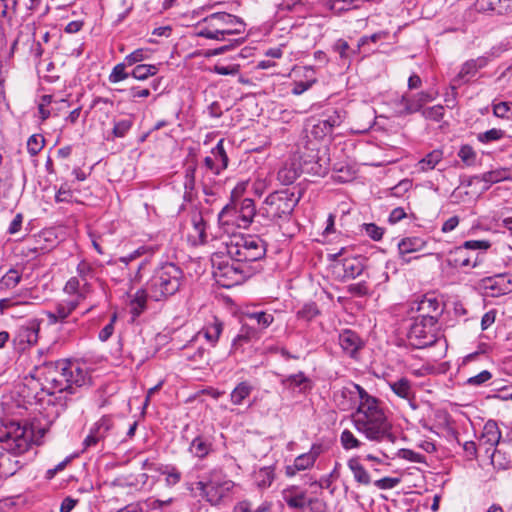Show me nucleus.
<instances>
[{"instance_id":"f257e3e1","label":"nucleus","mask_w":512,"mask_h":512,"mask_svg":"<svg viewBox=\"0 0 512 512\" xmlns=\"http://www.w3.org/2000/svg\"><path fill=\"white\" fill-rule=\"evenodd\" d=\"M359 394V406L354 417L355 428L372 441H387L394 443L396 436L391 432V424L387 420L377 398L356 384Z\"/></svg>"},{"instance_id":"f03ea898","label":"nucleus","mask_w":512,"mask_h":512,"mask_svg":"<svg viewBox=\"0 0 512 512\" xmlns=\"http://www.w3.org/2000/svg\"><path fill=\"white\" fill-rule=\"evenodd\" d=\"M42 376L48 394L64 393L74 395L89 382L87 372L68 360L47 362L43 365Z\"/></svg>"},{"instance_id":"7ed1b4c3","label":"nucleus","mask_w":512,"mask_h":512,"mask_svg":"<svg viewBox=\"0 0 512 512\" xmlns=\"http://www.w3.org/2000/svg\"><path fill=\"white\" fill-rule=\"evenodd\" d=\"M197 35L207 39L224 41L230 36L244 34L245 22L232 14L216 12L203 18L198 23Z\"/></svg>"},{"instance_id":"20e7f679","label":"nucleus","mask_w":512,"mask_h":512,"mask_svg":"<svg viewBox=\"0 0 512 512\" xmlns=\"http://www.w3.org/2000/svg\"><path fill=\"white\" fill-rule=\"evenodd\" d=\"M184 282V273L174 263H165L158 267L149 281L147 289L149 297L161 301L176 294Z\"/></svg>"},{"instance_id":"39448f33","label":"nucleus","mask_w":512,"mask_h":512,"mask_svg":"<svg viewBox=\"0 0 512 512\" xmlns=\"http://www.w3.org/2000/svg\"><path fill=\"white\" fill-rule=\"evenodd\" d=\"M224 243L228 257L244 264L259 261L266 255V242L257 235L233 234Z\"/></svg>"},{"instance_id":"423d86ee","label":"nucleus","mask_w":512,"mask_h":512,"mask_svg":"<svg viewBox=\"0 0 512 512\" xmlns=\"http://www.w3.org/2000/svg\"><path fill=\"white\" fill-rule=\"evenodd\" d=\"M234 486L235 483L227 479L218 469L211 470L203 480L196 483L200 496L212 506H220L228 502Z\"/></svg>"},{"instance_id":"0eeeda50","label":"nucleus","mask_w":512,"mask_h":512,"mask_svg":"<svg viewBox=\"0 0 512 512\" xmlns=\"http://www.w3.org/2000/svg\"><path fill=\"white\" fill-rule=\"evenodd\" d=\"M490 247L488 240L465 241L447 253L446 262L453 268H474L482 262L484 252Z\"/></svg>"},{"instance_id":"6e6552de","label":"nucleus","mask_w":512,"mask_h":512,"mask_svg":"<svg viewBox=\"0 0 512 512\" xmlns=\"http://www.w3.org/2000/svg\"><path fill=\"white\" fill-rule=\"evenodd\" d=\"M213 276L216 282L224 288H231L244 282L248 275L247 265L215 255L212 258Z\"/></svg>"},{"instance_id":"1a4fd4ad","label":"nucleus","mask_w":512,"mask_h":512,"mask_svg":"<svg viewBox=\"0 0 512 512\" xmlns=\"http://www.w3.org/2000/svg\"><path fill=\"white\" fill-rule=\"evenodd\" d=\"M407 337L410 345L417 349L434 345L438 339V319L434 315L415 317Z\"/></svg>"},{"instance_id":"9d476101","label":"nucleus","mask_w":512,"mask_h":512,"mask_svg":"<svg viewBox=\"0 0 512 512\" xmlns=\"http://www.w3.org/2000/svg\"><path fill=\"white\" fill-rule=\"evenodd\" d=\"M300 198V191L298 195L289 189L275 191L266 197L262 210L272 221L286 219L292 214Z\"/></svg>"},{"instance_id":"9b49d317","label":"nucleus","mask_w":512,"mask_h":512,"mask_svg":"<svg viewBox=\"0 0 512 512\" xmlns=\"http://www.w3.org/2000/svg\"><path fill=\"white\" fill-rule=\"evenodd\" d=\"M33 433L26 425L10 422L0 429V444L3 450L19 455L28 450Z\"/></svg>"},{"instance_id":"f8f14e48","label":"nucleus","mask_w":512,"mask_h":512,"mask_svg":"<svg viewBox=\"0 0 512 512\" xmlns=\"http://www.w3.org/2000/svg\"><path fill=\"white\" fill-rule=\"evenodd\" d=\"M256 214L254 201L250 198L242 199L238 204L230 203L225 205L218 214L219 224H235L238 227L247 228Z\"/></svg>"},{"instance_id":"ddd939ff","label":"nucleus","mask_w":512,"mask_h":512,"mask_svg":"<svg viewBox=\"0 0 512 512\" xmlns=\"http://www.w3.org/2000/svg\"><path fill=\"white\" fill-rule=\"evenodd\" d=\"M118 435V429L111 415H104L90 428L88 435L83 440L84 450L98 445H104L110 437Z\"/></svg>"},{"instance_id":"4468645a","label":"nucleus","mask_w":512,"mask_h":512,"mask_svg":"<svg viewBox=\"0 0 512 512\" xmlns=\"http://www.w3.org/2000/svg\"><path fill=\"white\" fill-rule=\"evenodd\" d=\"M40 325L41 320L34 318L25 321L17 328L13 343L19 351H25L37 343Z\"/></svg>"},{"instance_id":"2eb2a0df","label":"nucleus","mask_w":512,"mask_h":512,"mask_svg":"<svg viewBox=\"0 0 512 512\" xmlns=\"http://www.w3.org/2000/svg\"><path fill=\"white\" fill-rule=\"evenodd\" d=\"M435 96L429 92H419L411 97L403 95L396 103L397 114L406 116L422 110L423 106L433 101Z\"/></svg>"},{"instance_id":"dca6fc26","label":"nucleus","mask_w":512,"mask_h":512,"mask_svg":"<svg viewBox=\"0 0 512 512\" xmlns=\"http://www.w3.org/2000/svg\"><path fill=\"white\" fill-rule=\"evenodd\" d=\"M500 439L501 431L496 421H487L478 441L479 447H483L485 449V453L490 454L492 462H494L495 454L498 452L495 447L499 444Z\"/></svg>"},{"instance_id":"f3484780","label":"nucleus","mask_w":512,"mask_h":512,"mask_svg":"<svg viewBox=\"0 0 512 512\" xmlns=\"http://www.w3.org/2000/svg\"><path fill=\"white\" fill-rule=\"evenodd\" d=\"M388 386L399 398L407 401L413 409H416V388L415 384L407 377H400L388 381Z\"/></svg>"},{"instance_id":"a211bd4d","label":"nucleus","mask_w":512,"mask_h":512,"mask_svg":"<svg viewBox=\"0 0 512 512\" xmlns=\"http://www.w3.org/2000/svg\"><path fill=\"white\" fill-rule=\"evenodd\" d=\"M488 63L486 57H478L477 59H471L466 61L462 66L458 74L453 79V88L467 83L470 78L476 75L477 71L484 68Z\"/></svg>"},{"instance_id":"6ab92c4d","label":"nucleus","mask_w":512,"mask_h":512,"mask_svg":"<svg viewBox=\"0 0 512 512\" xmlns=\"http://www.w3.org/2000/svg\"><path fill=\"white\" fill-rule=\"evenodd\" d=\"M319 456V447L312 446L311 450L307 453H303L297 456L291 465H287L285 468V474L288 477H293L297 472L307 470L315 464Z\"/></svg>"},{"instance_id":"aec40b11","label":"nucleus","mask_w":512,"mask_h":512,"mask_svg":"<svg viewBox=\"0 0 512 512\" xmlns=\"http://www.w3.org/2000/svg\"><path fill=\"white\" fill-rule=\"evenodd\" d=\"M338 340L343 352L351 358H355L358 351L364 346V342L359 335L350 329L343 330L339 334Z\"/></svg>"},{"instance_id":"412c9836","label":"nucleus","mask_w":512,"mask_h":512,"mask_svg":"<svg viewBox=\"0 0 512 512\" xmlns=\"http://www.w3.org/2000/svg\"><path fill=\"white\" fill-rule=\"evenodd\" d=\"M92 286L89 282L83 283L78 277H71L64 285L63 291L72 300L83 302L90 294Z\"/></svg>"},{"instance_id":"4be33fe9","label":"nucleus","mask_w":512,"mask_h":512,"mask_svg":"<svg viewBox=\"0 0 512 512\" xmlns=\"http://www.w3.org/2000/svg\"><path fill=\"white\" fill-rule=\"evenodd\" d=\"M282 498L291 509H303L307 506L308 498L306 491L300 490L297 486H290L282 491Z\"/></svg>"},{"instance_id":"5701e85b","label":"nucleus","mask_w":512,"mask_h":512,"mask_svg":"<svg viewBox=\"0 0 512 512\" xmlns=\"http://www.w3.org/2000/svg\"><path fill=\"white\" fill-rule=\"evenodd\" d=\"M485 288L495 291L493 296L507 294L512 291V281L506 275H497L484 280Z\"/></svg>"},{"instance_id":"b1692460","label":"nucleus","mask_w":512,"mask_h":512,"mask_svg":"<svg viewBox=\"0 0 512 512\" xmlns=\"http://www.w3.org/2000/svg\"><path fill=\"white\" fill-rule=\"evenodd\" d=\"M347 466L358 484L367 486L371 483V477L365 467L360 463L358 457L349 459Z\"/></svg>"},{"instance_id":"393cba45","label":"nucleus","mask_w":512,"mask_h":512,"mask_svg":"<svg viewBox=\"0 0 512 512\" xmlns=\"http://www.w3.org/2000/svg\"><path fill=\"white\" fill-rule=\"evenodd\" d=\"M427 242L417 236L403 238L398 243V250L400 255H405L413 252L421 251L425 248Z\"/></svg>"},{"instance_id":"a878e982","label":"nucleus","mask_w":512,"mask_h":512,"mask_svg":"<svg viewBox=\"0 0 512 512\" xmlns=\"http://www.w3.org/2000/svg\"><path fill=\"white\" fill-rule=\"evenodd\" d=\"M223 331V323L218 318L214 317L211 322H208L202 329L205 339L215 346Z\"/></svg>"},{"instance_id":"bb28decb","label":"nucleus","mask_w":512,"mask_h":512,"mask_svg":"<svg viewBox=\"0 0 512 512\" xmlns=\"http://www.w3.org/2000/svg\"><path fill=\"white\" fill-rule=\"evenodd\" d=\"M443 159V151L435 149L429 152L424 158L418 161L417 169L420 172L433 170Z\"/></svg>"},{"instance_id":"cd10ccee","label":"nucleus","mask_w":512,"mask_h":512,"mask_svg":"<svg viewBox=\"0 0 512 512\" xmlns=\"http://www.w3.org/2000/svg\"><path fill=\"white\" fill-rule=\"evenodd\" d=\"M253 391V386L248 381H242L230 393V401L233 405H242Z\"/></svg>"},{"instance_id":"c85d7f7f","label":"nucleus","mask_w":512,"mask_h":512,"mask_svg":"<svg viewBox=\"0 0 512 512\" xmlns=\"http://www.w3.org/2000/svg\"><path fill=\"white\" fill-rule=\"evenodd\" d=\"M342 266L344 277L349 279H355L364 271L363 260L356 257L344 259Z\"/></svg>"},{"instance_id":"c756f323","label":"nucleus","mask_w":512,"mask_h":512,"mask_svg":"<svg viewBox=\"0 0 512 512\" xmlns=\"http://www.w3.org/2000/svg\"><path fill=\"white\" fill-rule=\"evenodd\" d=\"M81 302L72 299H64L59 301L55 308L57 310V315L63 320L65 324L70 323V317L76 311Z\"/></svg>"},{"instance_id":"7c9ffc66","label":"nucleus","mask_w":512,"mask_h":512,"mask_svg":"<svg viewBox=\"0 0 512 512\" xmlns=\"http://www.w3.org/2000/svg\"><path fill=\"white\" fill-rule=\"evenodd\" d=\"M476 181L485 183L483 189H488L492 184L509 179L508 171L505 169H497L483 173L481 176L474 177Z\"/></svg>"},{"instance_id":"2f4dec72","label":"nucleus","mask_w":512,"mask_h":512,"mask_svg":"<svg viewBox=\"0 0 512 512\" xmlns=\"http://www.w3.org/2000/svg\"><path fill=\"white\" fill-rule=\"evenodd\" d=\"M212 450V443L205 437L197 436L189 446V451L198 458L206 457Z\"/></svg>"},{"instance_id":"473e14b6","label":"nucleus","mask_w":512,"mask_h":512,"mask_svg":"<svg viewBox=\"0 0 512 512\" xmlns=\"http://www.w3.org/2000/svg\"><path fill=\"white\" fill-rule=\"evenodd\" d=\"M22 279V271L18 268H10L0 279V291L14 289Z\"/></svg>"},{"instance_id":"72a5a7b5","label":"nucleus","mask_w":512,"mask_h":512,"mask_svg":"<svg viewBox=\"0 0 512 512\" xmlns=\"http://www.w3.org/2000/svg\"><path fill=\"white\" fill-rule=\"evenodd\" d=\"M417 311L420 315L438 316L440 313V303L435 297L424 296L418 303Z\"/></svg>"},{"instance_id":"f704fd0d","label":"nucleus","mask_w":512,"mask_h":512,"mask_svg":"<svg viewBox=\"0 0 512 512\" xmlns=\"http://www.w3.org/2000/svg\"><path fill=\"white\" fill-rule=\"evenodd\" d=\"M149 297L148 289H139L131 300V313L134 317H138L145 309L147 298Z\"/></svg>"},{"instance_id":"c9c22d12","label":"nucleus","mask_w":512,"mask_h":512,"mask_svg":"<svg viewBox=\"0 0 512 512\" xmlns=\"http://www.w3.org/2000/svg\"><path fill=\"white\" fill-rule=\"evenodd\" d=\"M298 168L294 165H284L277 173V179L283 185H291L299 177Z\"/></svg>"},{"instance_id":"e433bc0d","label":"nucleus","mask_w":512,"mask_h":512,"mask_svg":"<svg viewBox=\"0 0 512 512\" xmlns=\"http://www.w3.org/2000/svg\"><path fill=\"white\" fill-rule=\"evenodd\" d=\"M345 118V112L342 110L326 111L320 118L332 133L335 127H339Z\"/></svg>"},{"instance_id":"4c0bfd02","label":"nucleus","mask_w":512,"mask_h":512,"mask_svg":"<svg viewBox=\"0 0 512 512\" xmlns=\"http://www.w3.org/2000/svg\"><path fill=\"white\" fill-rule=\"evenodd\" d=\"M274 478V469L272 467H262L255 472V483L261 489L270 487Z\"/></svg>"},{"instance_id":"58836bf2","label":"nucleus","mask_w":512,"mask_h":512,"mask_svg":"<svg viewBox=\"0 0 512 512\" xmlns=\"http://www.w3.org/2000/svg\"><path fill=\"white\" fill-rule=\"evenodd\" d=\"M191 223L193 225V228L195 232L198 235L200 243L204 244L207 242V234H206V226L207 223L204 220L201 212L195 211L191 215Z\"/></svg>"},{"instance_id":"ea45409f","label":"nucleus","mask_w":512,"mask_h":512,"mask_svg":"<svg viewBox=\"0 0 512 512\" xmlns=\"http://www.w3.org/2000/svg\"><path fill=\"white\" fill-rule=\"evenodd\" d=\"M157 73L158 67L156 65L138 64L133 68L131 76L137 80L143 81Z\"/></svg>"},{"instance_id":"a19ab883","label":"nucleus","mask_w":512,"mask_h":512,"mask_svg":"<svg viewBox=\"0 0 512 512\" xmlns=\"http://www.w3.org/2000/svg\"><path fill=\"white\" fill-rule=\"evenodd\" d=\"M214 160L218 163L220 169L224 171L228 167L229 158L224 149V139H220L216 146L211 150Z\"/></svg>"},{"instance_id":"79ce46f5","label":"nucleus","mask_w":512,"mask_h":512,"mask_svg":"<svg viewBox=\"0 0 512 512\" xmlns=\"http://www.w3.org/2000/svg\"><path fill=\"white\" fill-rule=\"evenodd\" d=\"M133 126V119L131 117H127L124 119H120L118 121H114L112 135L114 138H123L128 132L131 130Z\"/></svg>"},{"instance_id":"37998d69","label":"nucleus","mask_w":512,"mask_h":512,"mask_svg":"<svg viewBox=\"0 0 512 512\" xmlns=\"http://www.w3.org/2000/svg\"><path fill=\"white\" fill-rule=\"evenodd\" d=\"M77 277L83 282H89L95 277V268L87 260H81L76 267Z\"/></svg>"},{"instance_id":"c03bdc74","label":"nucleus","mask_w":512,"mask_h":512,"mask_svg":"<svg viewBox=\"0 0 512 512\" xmlns=\"http://www.w3.org/2000/svg\"><path fill=\"white\" fill-rule=\"evenodd\" d=\"M45 138L41 134H33L27 140V152L30 156H36L44 147Z\"/></svg>"},{"instance_id":"a18cd8bd","label":"nucleus","mask_w":512,"mask_h":512,"mask_svg":"<svg viewBox=\"0 0 512 512\" xmlns=\"http://www.w3.org/2000/svg\"><path fill=\"white\" fill-rule=\"evenodd\" d=\"M157 470L166 476L165 481L168 486H175L181 480V472L175 466L168 465Z\"/></svg>"},{"instance_id":"49530a36","label":"nucleus","mask_w":512,"mask_h":512,"mask_svg":"<svg viewBox=\"0 0 512 512\" xmlns=\"http://www.w3.org/2000/svg\"><path fill=\"white\" fill-rule=\"evenodd\" d=\"M320 313L316 303L309 302L305 303L300 310L297 312L298 319H302L305 321H311Z\"/></svg>"},{"instance_id":"de8ad7c7","label":"nucleus","mask_w":512,"mask_h":512,"mask_svg":"<svg viewBox=\"0 0 512 512\" xmlns=\"http://www.w3.org/2000/svg\"><path fill=\"white\" fill-rule=\"evenodd\" d=\"M126 67H129L128 64H125V61L118 63L114 66L112 69V72L109 75V82L110 83H118L120 81H123L127 79L129 76H131V73L126 72Z\"/></svg>"},{"instance_id":"09e8293b","label":"nucleus","mask_w":512,"mask_h":512,"mask_svg":"<svg viewBox=\"0 0 512 512\" xmlns=\"http://www.w3.org/2000/svg\"><path fill=\"white\" fill-rule=\"evenodd\" d=\"M247 318L255 321L261 328H267L274 321L273 315L264 311L248 313Z\"/></svg>"},{"instance_id":"8fccbe9b","label":"nucleus","mask_w":512,"mask_h":512,"mask_svg":"<svg viewBox=\"0 0 512 512\" xmlns=\"http://www.w3.org/2000/svg\"><path fill=\"white\" fill-rule=\"evenodd\" d=\"M504 135H505V132L503 130L497 129V128H492L483 133H479L477 135V139L479 142L486 144V143L498 141V140L502 139L504 137Z\"/></svg>"},{"instance_id":"3c124183","label":"nucleus","mask_w":512,"mask_h":512,"mask_svg":"<svg viewBox=\"0 0 512 512\" xmlns=\"http://www.w3.org/2000/svg\"><path fill=\"white\" fill-rule=\"evenodd\" d=\"M340 441L345 450L356 449L361 446V442L348 429L341 433Z\"/></svg>"},{"instance_id":"603ef678","label":"nucleus","mask_w":512,"mask_h":512,"mask_svg":"<svg viewBox=\"0 0 512 512\" xmlns=\"http://www.w3.org/2000/svg\"><path fill=\"white\" fill-rule=\"evenodd\" d=\"M311 135L317 139L322 140L326 136H330L332 133L329 131L327 126L325 125V122H323L320 118L317 119L311 126L310 129Z\"/></svg>"},{"instance_id":"864d4df0","label":"nucleus","mask_w":512,"mask_h":512,"mask_svg":"<svg viewBox=\"0 0 512 512\" xmlns=\"http://www.w3.org/2000/svg\"><path fill=\"white\" fill-rule=\"evenodd\" d=\"M328 5L329 8L337 14H341L342 12L356 7L353 0H329Z\"/></svg>"},{"instance_id":"5fc2aeb1","label":"nucleus","mask_w":512,"mask_h":512,"mask_svg":"<svg viewBox=\"0 0 512 512\" xmlns=\"http://www.w3.org/2000/svg\"><path fill=\"white\" fill-rule=\"evenodd\" d=\"M305 76V81L294 82L293 88L291 90L292 94L301 95L302 93L310 89L317 82V79L315 77H310L307 74Z\"/></svg>"},{"instance_id":"6e6d98bb","label":"nucleus","mask_w":512,"mask_h":512,"mask_svg":"<svg viewBox=\"0 0 512 512\" xmlns=\"http://www.w3.org/2000/svg\"><path fill=\"white\" fill-rule=\"evenodd\" d=\"M422 115L429 120L439 122L444 116V107L442 105H435L422 110Z\"/></svg>"},{"instance_id":"4d7b16f0","label":"nucleus","mask_w":512,"mask_h":512,"mask_svg":"<svg viewBox=\"0 0 512 512\" xmlns=\"http://www.w3.org/2000/svg\"><path fill=\"white\" fill-rule=\"evenodd\" d=\"M458 156L468 166L473 165L476 160V153L469 145H463L458 152Z\"/></svg>"},{"instance_id":"13d9d810","label":"nucleus","mask_w":512,"mask_h":512,"mask_svg":"<svg viewBox=\"0 0 512 512\" xmlns=\"http://www.w3.org/2000/svg\"><path fill=\"white\" fill-rule=\"evenodd\" d=\"M6 463H11V458L4 452H0V471L5 476H12L21 467L19 461H15V468H6Z\"/></svg>"},{"instance_id":"bf43d9fd","label":"nucleus","mask_w":512,"mask_h":512,"mask_svg":"<svg viewBox=\"0 0 512 512\" xmlns=\"http://www.w3.org/2000/svg\"><path fill=\"white\" fill-rule=\"evenodd\" d=\"M363 230L374 241L381 240L384 234V229L374 223L363 224Z\"/></svg>"},{"instance_id":"052dcab7","label":"nucleus","mask_w":512,"mask_h":512,"mask_svg":"<svg viewBox=\"0 0 512 512\" xmlns=\"http://www.w3.org/2000/svg\"><path fill=\"white\" fill-rule=\"evenodd\" d=\"M499 0H476L475 7L479 12H495L497 9Z\"/></svg>"},{"instance_id":"680f3d73","label":"nucleus","mask_w":512,"mask_h":512,"mask_svg":"<svg viewBox=\"0 0 512 512\" xmlns=\"http://www.w3.org/2000/svg\"><path fill=\"white\" fill-rule=\"evenodd\" d=\"M148 58L147 51L144 49H136L132 53L128 54L125 58V64L132 66Z\"/></svg>"},{"instance_id":"e2e57ef3","label":"nucleus","mask_w":512,"mask_h":512,"mask_svg":"<svg viewBox=\"0 0 512 512\" xmlns=\"http://www.w3.org/2000/svg\"><path fill=\"white\" fill-rule=\"evenodd\" d=\"M400 478L384 477L374 482V485L381 490H389L395 488L400 483Z\"/></svg>"},{"instance_id":"0e129e2a","label":"nucleus","mask_w":512,"mask_h":512,"mask_svg":"<svg viewBox=\"0 0 512 512\" xmlns=\"http://www.w3.org/2000/svg\"><path fill=\"white\" fill-rule=\"evenodd\" d=\"M347 290L350 294L357 296V297H363L366 296L369 292V288L365 281H361L358 283L350 284L347 287Z\"/></svg>"},{"instance_id":"69168bd1","label":"nucleus","mask_w":512,"mask_h":512,"mask_svg":"<svg viewBox=\"0 0 512 512\" xmlns=\"http://www.w3.org/2000/svg\"><path fill=\"white\" fill-rule=\"evenodd\" d=\"M307 506L309 512H329L327 503L320 498H309Z\"/></svg>"},{"instance_id":"338daca9","label":"nucleus","mask_w":512,"mask_h":512,"mask_svg":"<svg viewBox=\"0 0 512 512\" xmlns=\"http://www.w3.org/2000/svg\"><path fill=\"white\" fill-rule=\"evenodd\" d=\"M308 379L304 375L303 372H299L297 374L289 375L285 380H283V383L287 385L288 387H299L303 383L307 382Z\"/></svg>"},{"instance_id":"774afa93","label":"nucleus","mask_w":512,"mask_h":512,"mask_svg":"<svg viewBox=\"0 0 512 512\" xmlns=\"http://www.w3.org/2000/svg\"><path fill=\"white\" fill-rule=\"evenodd\" d=\"M493 112L496 117H508V114L512 112V104L508 102H499L494 105Z\"/></svg>"}]
</instances>
